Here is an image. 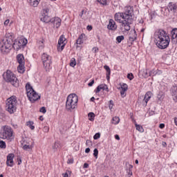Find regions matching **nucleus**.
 <instances>
[{
  "mask_svg": "<svg viewBox=\"0 0 177 177\" xmlns=\"http://www.w3.org/2000/svg\"><path fill=\"white\" fill-rule=\"evenodd\" d=\"M135 126H136L137 131H138L139 132H145V129H143V127H142L139 124H137L136 123H135Z\"/></svg>",
  "mask_w": 177,
  "mask_h": 177,
  "instance_id": "nucleus-31",
  "label": "nucleus"
},
{
  "mask_svg": "<svg viewBox=\"0 0 177 177\" xmlns=\"http://www.w3.org/2000/svg\"><path fill=\"white\" fill-rule=\"evenodd\" d=\"M43 131L45 132L46 133H48V132H49V127L45 126L43 128Z\"/></svg>",
  "mask_w": 177,
  "mask_h": 177,
  "instance_id": "nucleus-45",
  "label": "nucleus"
},
{
  "mask_svg": "<svg viewBox=\"0 0 177 177\" xmlns=\"http://www.w3.org/2000/svg\"><path fill=\"white\" fill-rule=\"evenodd\" d=\"M109 30H117V24H115V21L113 19L109 20V23L108 24Z\"/></svg>",
  "mask_w": 177,
  "mask_h": 177,
  "instance_id": "nucleus-18",
  "label": "nucleus"
},
{
  "mask_svg": "<svg viewBox=\"0 0 177 177\" xmlns=\"http://www.w3.org/2000/svg\"><path fill=\"white\" fill-rule=\"evenodd\" d=\"M17 161L18 162V165H20L21 164V157L18 156L17 158Z\"/></svg>",
  "mask_w": 177,
  "mask_h": 177,
  "instance_id": "nucleus-48",
  "label": "nucleus"
},
{
  "mask_svg": "<svg viewBox=\"0 0 177 177\" xmlns=\"http://www.w3.org/2000/svg\"><path fill=\"white\" fill-rule=\"evenodd\" d=\"M116 41H118V44H120V42L122 41H124V36L121 35V36H118L116 37Z\"/></svg>",
  "mask_w": 177,
  "mask_h": 177,
  "instance_id": "nucleus-38",
  "label": "nucleus"
},
{
  "mask_svg": "<svg viewBox=\"0 0 177 177\" xmlns=\"http://www.w3.org/2000/svg\"><path fill=\"white\" fill-rule=\"evenodd\" d=\"M78 104V96L75 93L70 94L66 99V109L68 111H73L77 109Z\"/></svg>",
  "mask_w": 177,
  "mask_h": 177,
  "instance_id": "nucleus-4",
  "label": "nucleus"
},
{
  "mask_svg": "<svg viewBox=\"0 0 177 177\" xmlns=\"http://www.w3.org/2000/svg\"><path fill=\"white\" fill-rule=\"evenodd\" d=\"M13 158H15V154L13 153H9L7 156L6 165L8 167H13V165H15Z\"/></svg>",
  "mask_w": 177,
  "mask_h": 177,
  "instance_id": "nucleus-14",
  "label": "nucleus"
},
{
  "mask_svg": "<svg viewBox=\"0 0 177 177\" xmlns=\"http://www.w3.org/2000/svg\"><path fill=\"white\" fill-rule=\"evenodd\" d=\"M26 88L27 96L32 103H34V102H36V100H38V99L41 97V96L34 91V88H32V86H31L29 83L26 84Z\"/></svg>",
  "mask_w": 177,
  "mask_h": 177,
  "instance_id": "nucleus-8",
  "label": "nucleus"
},
{
  "mask_svg": "<svg viewBox=\"0 0 177 177\" xmlns=\"http://www.w3.org/2000/svg\"><path fill=\"white\" fill-rule=\"evenodd\" d=\"M85 15H86V10H83L80 12V17L82 19H86V17H85Z\"/></svg>",
  "mask_w": 177,
  "mask_h": 177,
  "instance_id": "nucleus-36",
  "label": "nucleus"
},
{
  "mask_svg": "<svg viewBox=\"0 0 177 177\" xmlns=\"http://www.w3.org/2000/svg\"><path fill=\"white\" fill-rule=\"evenodd\" d=\"M171 96L174 102H177V86H174L171 88Z\"/></svg>",
  "mask_w": 177,
  "mask_h": 177,
  "instance_id": "nucleus-17",
  "label": "nucleus"
},
{
  "mask_svg": "<svg viewBox=\"0 0 177 177\" xmlns=\"http://www.w3.org/2000/svg\"><path fill=\"white\" fill-rule=\"evenodd\" d=\"M27 127L30 128L32 130L35 129V127L34 126V122L28 121L26 122Z\"/></svg>",
  "mask_w": 177,
  "mask_h": 177,
  "instance_id": "nucleus-30",
  "label": "nucleus"
},
{
  "mask_svg": "<svg viewBox=\"0 0 177 177\" xmlns=\"http://www.w3.org/2000/svg\"><path fill=\"white\" fill-rule=\"evenodd\" d=\"M67 44V39L64 37V35H61L59 37L58 44H57V50L58 52H62L64 49V46Z\"/></svg>",
  "mask_w": 177,
  "mask_h": 177,
  "instance_id": "nucleus-12",
  "label": "nucleus"
},
{
  "mask_svg": "<svg viewBox=\"0 0 177 177\" xmlns=\"http://www.w3.org/2000/svg\"><path fill=\"white\" fill-rule=\"evenodd\" d=\"M21 147L25 151H30L34 147V142L30 139L24 140L21 142Z\"/></svg>",
  "mask_w": 177,
  "mask_h": 177,
  "instance_id": "nucleus-10",
  "label": "nucleus"
},
{
  "mask_svg": "<svg viewBox=\"0 0 177 177\" xmlns=\"http://www.w3.org/2000/svg\"><path fill=\"white\" fill-rule=\"evenodd\" d=\"M119 123H120V118L117 116L113 117L112 119V124H113L114 125H117Z\"/></svg>",
  "mask_w": 177,
  "mask_h": 177,
  "instance_id": "nucleus-28",
  "label": "nucleus"
},
{
  "mask_svg": "<svg viewBox=\"0 0 177 177\" xmlns=\"http://www.w3.org/2000/svg\"><path fill=\"white\" fill-rule=\"evenodd\" d=\"M17 109V98L16 96L12 95L6 101V110L10 113V114H13L16 113Z\"/></svg>",
  "mask_w": 177,
  "mask_h": 177,
  "instance_id": "nucleus-6",
  "label": "nucleus"
},
{
  "mask_svg": "<svg viewBox=\"0 0 177 177\" xmlns=\"http://www.w3.org/2000/svg\"><path fill=\"white\" fill-rule=\"evenodd\" d=\"M41 60L46 71H50L52 68V57L46 53H44L41 55Z\"/></svg>",
  "mask_w": 177,
  "mask_h": 177,
  "instance_id": "nucleus-9",
  "label": "nucleus"
},
{
  "mask_svg": "<svg viewBox=\"0 0 177 177\" xmlns=\"http://www.w3.org/2000/svg\"><path fill=\"white\" fill-rule=\"evenodd\" d=\"M125 92H127V91L122 90L120 91V95L122 97H125V96H127V94L125 93Z\"/></svg>",
  "mask_w": 177,
  "mask_h": 177,
  "instance_id": "nucleus-47",
  "label": "nucleus"
},
{
  "mask_svg": "<svg viewBox=\"0 0 177 177\" xmlns=\"http://www.w3.org/2000/svg\"><path fill=\"white\" fill-rule=\"evenodd\" d=\"M17 59L19 64H26V61L24 59V55H23L22 54H19L17 56Z\"/></svg>",
  "mask_w": 177,
  "mask_h": 177,
  "instance_id": "nucleus-19",
  "label": "nucleus"
},
{
  "mask_svg": "<svg viewBox=\"0 0 177 177\" xmlns=\"http://www.w3.org/2000/svg\"><path fill=\"white\" fill-rule=\"evenodd\" d=\"M84 37H85L84 34H82L81 35L79 36L76 41V44L77 45H82L84 44Z\"/></svg>",
  "mask_w": 177,
  "mask_h": 177,
  "instance_id": "nucleus-25",
  "label": "nucleus"
},
{
  "mask_svg": "<svg viewBox=\"0 0 177 177\" xmlns=\"http://www.w3.org/2000/svg\"><path fill=\"white\" fill-rule=\"evenodd\" d=\"M91 102H95V97H92L91 98Z\"/></svg>",
  "mask_w": 177,
  "mask_h": 177,
  "instance_id": "nucleus-60",
  "label": "nucleus"
},
{
  "mask_svg": "<svg viewBox=\"0 0 177 177\" xmlns=\"http://www.w3.org/2000/svg\"><path fill=\"white\" fill-rule=\"evenodd\" d=\"M100 138V133H97L95 134V136H93V139L95 140H97V139H99Z\"/></svg>",
  "mask_w": 177,
  "mask_h": 177,
  "instance_id": "nucleus-44",
  "label": "nucleus"
},
{
  "mask_svg": "<svg viewBox=\"0 0 177 177\" xmlns=\"http://www.w3.org/2000/svg\"><path fill=\"white\" fill-rule=\"evenodd\" d=\"M95 84V80H92L90 83L88 84V86H92Z\"/></svg>",
  "mask_w": 177,
  "mask_h": 177,
  "instance_id": "nucleus-53",
  "label": "nucleus"
},
{
  "mask_svg": "<svg viewBox=\"0 0 177 177\" xmlns=\"http://www.w3.org/2000/svg\"><path fill=\"white\" fill-rule=\"evenodd\" d=\"M87 30H88V31H91V30H92V26H87Z\"/></svg>",
  "mask_w": 177,
  "mask_h": 177,
  "instance_id": "nucleus-57",
  "label": "nucleus"
},
{
  "mask_svg": "<svg viewBox=\"0 0 177 177\" xmlns=\"http://www.w3.org/2000/svg\"><path fill=\"white\" fill-rule=\"evenodd\" d=\"M115 20L121 23L122 28L125 31L131 30V24L133 22V8L131 6L125 7V12L115 14Z\"/></svg>",
  "mask_w": 177,
  "mask_h": 177,
  "instance_id": "nucleus-1",
  "label": "nucleus"
},
{
  "mask_svg": "<svg viewBox=\"0 0 177 177\" xmlns=\"http://www.w3.org/2000/svg\"><path fill=\"white\" fill-rule=\"evenodd\" d=\"M159 128H160V129H164V128H165V124L163 123L160 124Z\"/></svg>",
  "mask_w": 177,
  "mask_h": 177,
  "instance_id": "nucleus-52",
  "label": "nucleus"
},
{
  "mask_svg": "<svg viewBox=\"0 0 177 177\" xmlns=\"http://www.w3.org/2000/svg\"><path fill=\"white\" fill-rule=\"evenodd\" d=\"M102 5H107L109 0H97Z\"/></svg>",
  "mask_w": 177,
  "mask_h": 177,
  "instance_id": "nucleus-42",
  "label": "nucleus"
},
{
  "mask_svg": "<svg viewBox=\"0 0 177 177\" xmlns=\"http://www.w3.org/2000/svg\"><path fill=\"white\" fill-rule=\"evenodd\" d=\"M167 9L170 12H175V10H176V9H177L176 4L174 3H169L167 6Z\"/></svg>",
  "mask_w": 177,
  "mask_h": 177,
  "instance_id": "nucleus-23",
  "label": "nucleus"
},
{
  "mask_svg": "<svg viewBox=\"0 0 177 177\" xmlns=\"http://www.w3.org/2000/svg\"><path fill=\"white\" fill-rule=\"evenodd\" d=\"M91 151V149H89V148H86V149H85V153H89Z\"/></svg>",
  "mask_w": 177,
  "mask_h": 177,
  "instance_id": "nucleus-58",
  "label": "nucleus"
},
{
  "mask_svg": "<svg viewBox=\"0 0 177 177\" xmlns=\"http://www.w3.org/2000/svg\"><path fill=\"white\" fill-rule=\"evenodd\" d=\"M132 168H133V166H132V165H129V169H132Z\"/></svg>",
  "mask_w": 177,
  "mask_h": 177,
  "instance_id": "nucleus-63",
  "label": "nucleus"
},
{
  "mask_svg": "<svg viewBox=\"0 0 177 177\" xmlns=\"http://www.w3.org/2000/svg\"><path fill=\"white\" fill-rule=\"evenodd\" d=\"M155 39L156 41V45L160 49H165L168 48L171 39L168 33L164 30H159L155 33Z\"/></svg>",
  "mask_w": 177,
  "mask_h": 177,
  "instance_id": "nucleus-2",
  "label": "nucleus"
},
{
  "mask_svg": "<svg viewBox=\"0 0 177 177\" xmlns=\"http://www.w3.org/2000/svg\"><path fill=\"white\" fill-rule=\"evenodd\" d=\"M101 91H106V92H109V87H107V85L104 84H100L95 90V93H99Z\"/></svg>",
  "mask_w": 177,
  "mask_h": 177,
  "instance_id": "nucleus-15",
  "label": "nucleus"
},
{
  "mask_svg": "<svg viewBox=\"0 0 177 177\" xmlns=\"http://www.w3.org/2000/svg\"><path fill=\"white\" fill-rule=\"evenodd\" d=\"M63 177H71V171L66 170L65 173L62 174Z\"/></svg>",
  "mask_w": 177,
  "mask_h": 177,
  "instance_id": "nucleus-35",
  "label": "nucleus"
},
{
  "mask_svg": "<svg viewBox=\"0 0 177 177\" xmlns=\"http://www.w3.org/2000/svg\"><path fill=\"white\" fill-rule=\"evenodd\" d=\"M174 121L175 125L177 126V118L176 117L174 118Z\"/></svg>",
  "mask_w": 177,
  "mask_h": 177,
  "instance_id": "nucleus-59",
  "label": "nucleus"
},
{
  "mask_svg": "<svg viewBox=\"0 0 177 177\" xmlns=\"http://www.w3.org/2000/svg\"><path fill=\"white\" fill-rule=\"evenodd\" d=\"M12 33H6V37L0 41V50L2 53H9L13 47Z\"/></svg>",
  "mask_w": 177,
  "mask_h": 177,
  "instance_id": "nucleus-3",
  "label": "nucleus"
},
{
  "mask_svg": "<svg viewBox=\"0 0 177 177\" xmlns=\"http://www.w3.org/2000/svg\"><path fill=\"white\" fill-rule=\"evenodd\" d=\"M115 139H116V140H120V136L115 135Z\"/></svg>",
  "mask_w": 177,
  "mask_h": 177,
  "instance_id": "nucleus-56",
  "label": "nucleus"
},
{
  "mask_svg": "<svg viewBox=\"0 0 177 177\" xmlns=\"http://www.w3.org/2000/svg\"><path fill=\"white\" fill-rule=\"evenodd\" d=\"M89 121H93L95 120V113L91 112L88 114Z\"/></svg>",
  "mask_w": 177,
  "mask_h": 177,
  "instance_id": "nucleus-33",
  "label": "nucleus"
},
{
  "mask_svg": "<svg viewBox=\"0 0 177 177\" xmlns=\"http://www.w3.org/2000/svg\"><path fill=\"white\" fill-rule=\"evenodd\" d=\"M136 164H139V160H136Z\"/></svg>",
  "mask_w": 177,
  "mask_h": 177,
  "instance_id": "nucleus-64",
  "label": "nucleus"
},
{
  "mask_svg": "<svg viewBox=\"0 0 177 177\" xmlns=\"http://www.w3.org/2000/svg\"><path fill=\"white\" fill-rule=\"evenodd\" d=\"M49 12V9L46 8L44 10V14L41 17V21L44 23H50L52 18L48 15Z\"/></svg>",
  "mask_w": 177,
  "mask_h": 177,
  "instance_id": "nucleus-13",
  "label": "nucleus"
},
{
  "mask_svg": "<svg viewBox=\"0 0 177 177\" xmlns=\"http://www.w3.org/2000/svg\"><path fill=\"white\" fill-rule=\"evenodd\" d=\"M127 78H129V80H133V75L132 73H131V74L129 73L127 75Z\"/></svg>",
  "mask_w": 177,
  "mask_h": 177,
  "instance_id": "nucleus-49",
  "label": "nucleus"
},
{
  "mask_svg": "<svg viewBox=\"0 0 177 177\" xmlns=\"http://www.w3.org/2000/svg\"><path fill=\"white\" fill-rule=\"evenodd\" d=\"M18 73L23 74L26 70L24 69V64H19L17 67Z\"/></svg>",
  "mask_w": 177,
  "mask_h": 177,
  "instance_id": "nucleus-27",
  "label": "nucleus"
},
{
  "mask_svg": "<svg viewBox=\"0 0 177 177\" xmlns=\"http://www.w3.org/2000/svg\"><path fill=\"white\" fill-rule=\"evenodd\" d=\"M113 107H114V102H113V100H110L109 103V108L110 110H113Z\"/></svg>",
  "mask_w": 177,
  "mask_h": 177,
  "instance_id": "nucleus-40",
  "label": "nucleus"
},
{
  "mask_svg": "<svg viewBox=\"0 0 177 177\" xmlns=\"http://www.w3.org/2000/svg\"><path fill=\"white\" fill-rule=\"evenodd\" d=\"M162 73V71H156L154 69H153L152 71H151L149 72V75H157V74H161Z\"/></svg>",
  "mask_w": 177,
  "mask_h": 177,
  "instance_id": "nucleus-29",
  "label": "nucleus"
},
{
  "mask_svg": "<svg viewBox=\"0 0 177 177\" xmlns=\"http://www.w3.org/2000/svg\"><path fill=\"white\" fill-rule=\"evenodd\" d=\"M0 149H6V142L3 140L0 141Z\"/></svg>",
  "mask_w": 177,
  "mask_h": 177,
  "instance_id": "nucleus-37",
  "label": "nucleus"
},
{
  "mask_svg": "<svg viewBox=\"0 0 177 177\" xmlns=\"http://www.w3.org/2000/svg\"><path fill=\"white\" fill-rule=\"evenodd\" d=\"M86 146H88V145H92V142H91V140H87L86 141Z\"/></svg>",
  "mask_w": 177,
  "mask_h": 177,
  "instance_id": "nucleus-54",
  "label": "nucleus"
},
{
  "mask_svg": "<svg viewBox=\"0 0 177 177\" xmlns=\"http://www.w3.org/2000/svg\"><path fill=\"white\" fill-rule=\"evenodd\" d=\"M28 2L30 5V6H33V8H37V6L39 5V2H41V0H28Z\"/></svg>",
  "mask_w": 177,
  "mask_h": 177,
  "instance_id": "nucleus-22",
  "label": "nucleus"
},
{
  "mask_svg": "<svg viewBox=\"0 0 177 177\" xmlns=\"http://www.w3.org/2000/svg\"><path fill=\"white\" fill-rule=\"evenodd\" d=\"M98 154H99V151L97 150V149H95L93 151L94 157H95V158H97Z\"/></svg>",
  "mask_w": 177,
  "mask_h": 177,
  "instance_id": "nucleus-43",
  "label": "nucleus"
},
{
  "mask_svg": "<svg viewBox=\"0 0 177 177\" xmlns=\"http://www.w3.org/2000/svg\"><path fill=\"white\" fill-rule=\"evenodd\" d=\"M104 68L106 71V79L109 81V80H110V75L111 74V70L110 69V67L107 65H105L104 66Z\"/></svg>",
  "mask_w": 177,
  "mask_h": 177,
  "instance_id": "nucleus-26",
  "label": "nucleus"
},
{
  "mask_svg": "<svg viewBox=\"0 0 177 177\" xmlns=\"http://www.w3.org/2000/svg\"><path fill=\"white\" fill-rule=\"evenodd\" d=\"M171 41L173 44H177V28L173 29L171 31Z\"/></svg>",
  "mask_w": 177,
  "mask_h": 177,
  "instance_id": "nucleus-16",
  "label": "nucleus"
},
{
  "mask_svg": "<svg viewBox=\"0 0 177 177\" xmlns=\"http://www.w3.org/2000/svg\"><path fill=\"white\" fill-rule=\"evenodd\" d=\"M84 168H89V165L88 163H84Z\"/></svg>",
  "mask_w": 177,
  "mask_h": 177,
  "instance_id": "nucleus-55",
  "label": "nucleus"
},
{
  "mask_svg": "<svg viewBox=\"0 0 177 177\" xmlns=\"http://www.w3.org/2000/svg\"><path fill=\"white\" fill-rule=\"evenodd\" d=\"M53 24L56 28H59V27H60L62 25V19H60L59 17H55L53 20Z\"/></svg>",
  "mask_w": 177,
  "mask_h": 177,
  "instance_id": "nucleus-20",
  "label": "nucleus"
},
{
  "mask_svg": "<svg viewBox=\"0 0 177 177\" xmlns=\"http://www.w3.org/2000/svg\"><path fill=\"white\" fill-rule=\"evenodd\" d=\"M121 89L122 91H128V85L127 84H122L121 85Z\"/></svg>",
  "mask_w": 177,
  "mask_h": 177,
  "instance_id": "nucleus-39",
  "label": "nucleus"
},
{
  "mask_svg": "<svg viewBox=\"0 0 177 177\" xmlns=\"http://www.w3.org/2000/svg\"><path fill=\"white\" fill-rule=\"evenodd\" d=\"M151 92L148 91L145 95V98L143 100V103H145V106L147 104V102H149V100H150V99L151 98Z\"/></svg>",
  "mask_w": 177,
  "mask_h": 177,
  "instance_id": "nucleus-21",
  "label": "nucleus"
},
{
  "mask_svg": "<svg viewBox=\"0 0 177 177\" xmlns=\"http://www.w3.org/2000/svg\"><path fill=\"white\" fill-rule=\"evenodd\" d=\"M40 113H43V114H45L46 113V108L45 106H43L39 110Z\"/></svg>",
  "mask_w": 177,
  "mask_h": 177,
  "instance_id": "nucleus-46",
  "label": "nucleus"
},
{
  "mask_svg": "<svg viewBox=\"0 0 177 177\" xmlns=\"http://www.w3.org/2000/svg\"><path fill=\"white\" fill-rule=\"evenodd\" d=\"M3 77L5 81L6 82H10L12 86H15V88L19 87L20 82H19V79H17V77H16V75H15L13 72L7 71L3 73Z\"/></svg>",
  "mask_w": 177,
  "mask_h": 177,
  "instance_id": "nucleus-5",
  "label": "nucleus"
},
{
  "mask_svg": "<svg viewBox=\"0 0 177 177\" xmlns=\"http://www.w3.org/2000/svg\"><path fill=\"white\" fill-rule=\"evenodd\" d=\"M73 162H74V159L73 158L68 159L67 161V164H73Z\"/></svg>",
  "mask_w": 177,
  "mask_h": 177,
  "instance_id": "nucleus-50",
  "label": "nucleus"
},
{
  "mask_svg": "<svg viewBox=\"0 0 177 177\" xmlns=\"http://www.w3.org/2000/svg\"><path fill=\"white\" fill-rule=\"evenodd\" d=\"M131 34L133 36H131L130 38H131V39H136V31H131Z\"/></svg>",
  "mask_w": 177,
  "mask_h": 177,
  "instance_id": "nucleus-41",
  "label": "nucleus"
},
{
  "mask_svg": "<svg viewBox=\"0 0 177 177\" xmlns=\"http://www.w3.org/2000/svg\"><path fill=\"white\" fill-rule=\"evenodd\" d=\"M52 147L54 151H57V150L62 149V145L59 142H55Z\"/></svg>",
  "mask_w": 177,
  "mask_h": 177,
  "instance_id": "nucleus-24",
  "label": "nucleus"
},
{
  "mask_svg": "<svg viewBox=\"0 0 177 177\" xmlns=\"http://www.w3.org/2000/svg\"><path fill=\"white\" fill-rule=\"evenodd\" d=\"M38 44L39 45L40 49H44V48L45 47V40L42 39L41 40L38 41Z\"/></svg>",
  "mask_w": 177,
  "mask_h": 177,
  "instance_id": "nucleus-32",
  "label": "nucleus"
},
{
  "mask_svg": "<svg viewBox=\"0 0 177 177\" xmlns=\"http://www.w3.org/2000/svg\"><path fill=\"white\" fill-rule=\"evenodd\" d=\"M39 120H40V121H42L44 120V116H40Z\"/></svg>",
  "mask_w": 177,
  "mask_h": 177,
  "instance_id": "nucleus-61",
  "label": "nucleus"
},
{
  "mask_svg": "<svg viewBox=\"0 0 177 177\" xmlns=\"http://www.w3.org/2000/svg\"><path fill=\"white\" fill-rule=\"evenodd\" d=\"M129 175H130L131 176H132V171L129 170Z\"/></svg>",
  "mask_w": 177,
  "mask_h": 177,
  "instance_id": "nucleus-62",
  "label": "nucleus"
},
{
  "mask_svg": "<svg viewBox=\"0 0 177 177\" xmlns=\"http://www.w3.org/2000/svg\"><path fill=\"white\" fill-rule=\"evenodd\" d=\"M1 132L2 135V139H6L9 142H12L15 139V135L13 134V129L8 125L1 127Z\"/></svg>",
  "mask_w": 177,
  "mask_h": 177,
  "instance_id": "nucleus-7",
  "label": "nucleus"
},
{
  "mask_svg": "<svg viewBox=\"0 0 177 177\" xmlns=\"http://www.w3.org/2000/svg\"><path fill=\"white\" fill-rule=\"evenodd\" d=\"M10 22V20L6 19V20L4 21V26H8V24H9Z\"/></svg>",
  "mask_w": 177,
  "mask_h": 177,
  "instance_id": "nucleus-51",
  "label": "nucleus"
},
{
  "mask_svg": "<svg viewBox=\"0 0 177 177\" xmlns=\"http://www.w3.org/2000/svg\"><path fill=\"white\" fill-rule=\"evenodd\" d=\"M70 66L71 67H75V66H77V62L75 61V58H72L71 59Z\"/></svg>",
  "mask_w": 177,
  "mask_h": 177,
  "instance_id": "nucleus-34",
  "label": "nucleus"
},
{
  "mask_svg": "<svg viewBox=\"0 0 177 177\" xmlns=\"http://www.w3.org/2000/svg\"><path fill=\"white\" fill-rule=\"evenodd\" d=\"M27 42L28 41L26 38L19 39L18 41H15L12 44V48L16 50H19V49H21L23 46H26L27 45Z\"/></svg>",
  "mask_w": 177,
  "mask_h": 177,
  "instance_id": "nucleus-11",
  "label": "nucleus"
}]
</instances>
